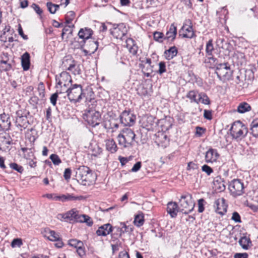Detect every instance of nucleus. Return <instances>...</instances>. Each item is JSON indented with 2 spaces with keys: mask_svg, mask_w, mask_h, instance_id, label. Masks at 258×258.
<instances>
[{
  "mask_svg": "<svg viewBox=\"0 0 258 258\" xmlns=\"http://www.w3.org/2000/svg\"><path fill=\"white\" fill-rule=\"evenodd\" d=\"M83 117L88 124L92 127L98 125L101 120L100 112L93 109L85 110Z\"/></svg>",
  "mask_w": 258,
  "mask_h": 258,
  "instance_id": "10",
  "label": "nucleus"
},
{
  "mask_svg": "<svg viewBox=\"0 0 258 258\" xmlns=\"http://www.w3.org/2000/svg\"><path fill=\"white\" fill-rule=\"evenodd\" d=\"M250 131L253 137L258 138V119H255L251 123Z\"/></svg>",
  "mask_w": 258,
  "mask_h": 258,
  "instance_id": "36",
  "label": "nucleus"
},
{
  "mask_svg": "<svg viewBox=\"0 0 258 258\" xmlns=\"http://www.w3.org/2000/svg\"><path fill=\"white\" fill-rule=\"evenodd\" d=\"M10 167L12 169L17 171V172H18L20 173H22L24 171L23 167L22 166L18 165L16 163H10Z\"/></svg>",
  "mask_w": 258,
  "mask_h": 258,
  "instance_id": "48",
  "label": "nucleus"
},
{
  "mask_svg": "<svg viewBox=\"0 0 258 258\" xmlns=\"http://www.w3.org/2000/svg\"><path fill=\"white\" fill-rule=\"evenodd\" d=\"M134 223L137 227H140L144 224V217L143 215L139 214L135 216Z\"/></svg>",
  "mask_w": 258,
  "mask_h": 258,
  "instance_id": "42",
  "label": "nucleus"
},
{
  "mask_svg": "<svg viewBox=\"0 0 258 258\" xmlns=\"http://www.w3.org/2000/svg\"><path fill=\"white\" fill-rule=\"evenodd\" d=\"M85 97L82 86L79 84L71 85L68 97L71 102L74 103L80 102Z\"/></svg>",
  "mask_w": 258,
  "mask_h": 258,
  "instance_id": "9",
  "label": "nucleus"
},
{
  "mask_svg": "<svg viewBox=\"0 0 258 258\" xmlns=\"http://www.w3.org/2000/svg\"><path fill=\"white\" fill-rule=\"evenodd\" d=\"M87 46L88 49H83V51L86 55H90L94 53L98 49V41L90 40L87 41Z\"/></svg>",
  "mask_w": 258,
  "mask_h": 258,
  "instance_id": "17",
  "label": "nucleus"
},
{
  "mask_svg": "<svg viewBox=\"0 0 258 258\" xmlns=\"http://www.w3.org/2000/svg\"><path fill=\"white\" fill-rule=\"evenodd\" d=\"M204 200L202 199L198 201V212L199 213H202L204 211Z\"/></svg>",
  "mask_w": 258,
  "mask_h": 258,
  "instance_id": "62",
  "label": "nucleus"
},
{
  "mask_svg": "<svg viewBox=\"0 0 258 258\" xmlns=\"http://www.w3.org/2000/svg\"><path fill=\"white\" fill-rule=\"evenodd\" d=\"M105 146L107 151L111 153L116 152L117 150V147L115 141L112 139H109L105 140Z\"/></svg>",
  "mask_w": 258,
  "mask_h": 258,
  "instance_id": "29",
  "label": "nucleus"
},
{
  "mask_svg": "<svg viewBox=\"0 0 258 258\" xmlns=\"http://www.w3.org/2000/svg\"><path fill=\"white\" fill-rule=\"evenodd\" d=\"M155 142L162 148H166L169 144V139L163 132H159L155 134Z\"/></svg>",
  "mask_w": 258,
  "mask_h": 258,
  "instance_id": "14",
  "label": "nucleus"
},
{
  "mask_svg": "<svg viewBox=\"0 0 258 258\" xmlns=\"http://www.w3.org/2000/svg\"><path fill=\"white\" fill-rule=\"evenodd\" d=\"M21 65L24 71H27L29 69L30 66V55L28 52H25L21 56Z\"/></svg>",
  "mask_w": 258,
  "mask_h": 258,
  "instance_id": "25",
  "label": "nucleus"
},
{
  "mask_svg": "<svg viewBox=\"0 0 258 258\" xmlns=\"http://www.w3.org/2000/svg\"><path fill=\"white\" fill-rule=\"evenodd\" d=\"M57 218L61 221L69 222L70 223L86 222L87 225L91 226L93 222L90 220V218L86 215H80L79 212L76 209H72L64 214H59L57 215Z\"/></svg>",
  "mask_w": 258,
  "mask_h": 258,
  "instance_id": "1",
  "label": "nucleus"
},
{
  "mask_svg": "<svg viewBox=\"0 0 258 258\" xmlns=\"http://www.w3.org/2000/svg\"><path fill=\"white\" fill-rule=\"evenodd\" d=\"M142 166L141 162H137L133 167L131 169L132 172H136L139 171Z\"/></svg>",
  "mask_w": 258,
  "mask_h": 258,
  "instance_id": "59",
  "label": "nucleus"
},
{
  "mask_svg": "<svg viewBox=\"0 0 258 258\" xmlns=\"http://www.w3.org/2000/svg\"><path fill=\"white\" fill-rule=\"evenodd\" d=\"M198 92L195 90L189 91L186 95V97L190 99L191 103H199V98L197 99Z\"/></svg>",
  "mask_w": 258,
  "mask_h": 258,
  "instance_id": "35",
  "label": "nucleus"
},
{
  "mask_svg": "<svg viewBox=\"0 0 258 258\" xmlns=\"http://www.w3.org/2000/svg\"><path fill=\"white\" fill-rule=\"evenodd\" d=\"M246 206L250 208L253 211L257 212L258 211V205H254L252 203L246 201Z\"/></svg>",
  "mask_w": 258,
  "mask_h": 258,
  "instance_id": "63",
  "label": "nucleus"
},
{
  "mask_svg": "<svg viewBox=\"0 0 258 258\" xmlns=\"http://www.w3.org/2000/svg\"><path fill=\"white\" fill-rule=\"evenodd\" d=\"M121 227H118L117 228V231L119 232V236H121L122 235L125 233H130L133 231L134 228L132 226H127L124 223H120Z\"/></svg>",
  "mask_w": 258,
  "mask_h": 258,
  "instance_id": "32",
  "label": "nucleus"
},
{
  "mask_svg": "<svg viewBox=\"0 0 258 258\" xmlns=\"http://www.w3.org/2000/svg\"><path fill=\"white\" fill-rule=\"evenodd\" d=\"M71 170L70 168H66L64 170L63 177L66 180H69L71 178Z\"/></svg>",
  "mask_w": 258,
  "mask_h": 258,
  "instance_id": "60",
  "label": "nucleus"
},
{
  "mask_svg": "<svg viewBox=\"0 0 258 258\" xmlns=\"http://www.w3.org/2000/svg\"><path fill=\"white\" fill-rule=\"evenodd\" d=\"M177 34V28L174 24H172L170 26L169 30L167 31L166 36L164 38V40L169 41H173Z\"/></svg>",
  "mask_w": 258,
  "mask_h": 258,
  "instance_id": "23",
  "label": "nucleus"
},
{
  "mask_svg": "<svg viewBox=\"0 0 258 258\" xmlns=\"http://www.w3.org/2000/svg\"><path fill=\"white\" fill-rule=\"evenodd\" d=\"M179 207L175 202H169L167 204V211L172 218L176 217L179 212Z\"/></svg>",
  "mask_w": 258,
  "mask_h": 258,
  "instance_id": "20",
  "label": "nucleus"
},
{
  "mask_svg": "<svg viewBox=\"0 0 258 258\" xmlns=\"http://www.w3.org/2000/svg\"><path fill=\"white\" fill-rule=\"evenodd\" d=\"M234 258H248V254L247 253H236Z\"/></svg>",
  "mask_w": 258,
  "mask_h": 258,
  "instance_id": "64",
  "label": "nucleus"
},
{
  "mask_svg": "<svg viewBox=\"0 0 258 258\" xmlns=\"http://www.w3.org/2000/svg\"><path fill=\"white\" fill-rule=\"evenodd\" d=\"M251 110L250 106L246 102L241 103L237 107V111L240 113H243Z\"/></svg>",
  "mask_w": 258,
  "mask_h": 258,
  "instance_id": "37",
  "label": "nucleus"
},
{
  "mask_svg": "<svg viewBox=\"0 0 258 258\" xmlns=\"http://www.w3.org/2000/svg\"><path fill=\"white\" fill-rule=\"evenodd\" d=\"M132 158V156L129 157L128 158L123 157H119V160L121 164L123 166L127 162L131 160Z\"/></svg>",
  "mask_w": 258,
  "mask_h": 258,
  "instance_id": "61",
  "label": "nucleus"
},
{
  "mask_svg": "<svg viewBox=\"0 0 258 258\" xmlns=\"http://www.w3.org/2000/svg\"><path fill=\"white\" fill-rule=\"evenodd\" d=\"M28 113L27 112L25 109H21L17 110L16 112V119L18 118L22 117L24 116L27 115Z\"/></svg>",
  "mask_w": 258,
  "mask_h": 258,
  "instance_id": "51",
  "label": "nucleus"
},
{
  "mask_svg": "<svg viewBox=\"0 0 258 258\" xmlns=\"http://www.w3.org/2000/svg\"><path fill=\"white\" fill-rule=\"evenodd\" d=\"M108 122L109 123V125H108L107 122H106L105 127L106 128L112 129V132H114L118 128V123L115 120H109Z\"/></svg>",
  "mask_w": 258,
  "mask_h": 258,
  "instance_id": "43",
  "label": "nucleus"
},
{
  "mask_svg": "<svg viewBox=\"0 0 258 258\" xmlns=\"http://www.w3.org/2000/svg\"><path fill=\"white\" fill-rule=\"evenodd\" d=\"M179 203V212L183 214H188L194 210L195 205L189 194L181 196Z\"/></svg>",
  "mask_w": 258,
  "mask_h": 258,
  "instance_id": "8",
  "label": "nucleus"
},
{
  "mask_svg": "<svg viewBox=\"0 0 258 258\" xmlns=\"http://www.w3.org/2000/svg\"><path fill=\"white\" fill-rule=\"evenodd\" d=\"M32 8L35 11V12L39 16H41L43 13L42 10L40 7L35 3L32 4L31 5Z\"/></svg>",
  "mask_w": 258,
  "mask_h": 258,
  "instance_id": "54",
  "label": "nucleus"
},
{
  "mask_svg": "<svg viewBox=\"0 0 258 258\" xmlns=\"http://www.w3.org/2000/svg\"><path fill=\"white\" fill-rule=\"evenodd\" d=\"M48 234H49L48 238L50 241H56L59 238V234L54 231L50 230Z\"/></svg>",
  "mask_w": 258,
  "mask_h": 258,
  "instance_id": "44",
  "label": "nucleus"
},
{
  "mask_svg": "<svg viewBox=\"0 0 258 258\" xmlns=\"http://www.w3.org/2000/svg\"><path fill=\"white\" fill-rule=\"evenodd\" d=\"M50 159L55 165H58L61 162V161L58 156L55 154H51L50 156Z\"/></svg>",
  "mask_w": 258,
  "mask_h": 258,
  "instance_id": "49",
  "label": "nucleus"
},
{
  "mask_svg": "<svg viewBox=\"0 0 258 258\" xmlns=\"http://www.w3.org/2000/svg\"><path fill=\"white\" fill-rule=\"evenodd\" d=\"M16 124L17 126L25 129L29 125V121L28 120L27 115L22 117L16 119Z\"/></svg>",
  "mask_w": 258,
  "mask_h": 258,
  "instance_id": "31",
  "label": "nucleus"
},
{
  "mask_svg": "<svg viewBox=\"0 0 258 258\" xmlns=\"http://www.w3.org/2000/svg\"><path fill=\"white\" fill-rule=\"evenodd\" d=\"M39 99L38 97L36 96H33L31 97L29 100V103L31 104L34 108L37 107V105L38 103Z\"/></svg>",
  "mask_w": 258,
  "mask_h": 258,
  "instance_id": "53",
  "label": "nucleus"
},
{
  "mask_svg": "<svg viewBox=\"0 0 258 258\" xmlns=\"http://www.w3.org/2000/svg\"><path fill=\"white\" fill-rule=\"evenodd\" d=\"M135 119L136 116L129 111L124 110L120 115V122L125 126L133 125L135 123Z\"/></svg>",
  "mask_w": 258,
  "mask_h": 258,
  "instance_id": "12",
  "label": "nucleus"
},
{
  "mask_svg": "<svg viewBox=\"0 0 258 258\" xmlns=\"http://www.w3.org/2000/svg\"><path fill=\"white\" fill-rule=\"evenodd\" d=\"M127 32V29L124 23L114 24L113 29L110 30V33L114 38L121 40H122Z\"/></svg>",
  "mask_w": 258,
  "mask_h": 258,
  "instance_id": "11",
  "label": "nucleus"
},
{
  "mask_svg": "<svg viewBox=\"0 0 258 258\" xmlns=\"http://www.w3.org/2000/svg\"><path fill=\"white\" fill-rule=\"evenodd\" d=\"M113 231V227L111 224L108 223L99 227L96 231L98 236H106Z\"/></svg>",
  "mask_w": 258,
  "mask_h": 258,
  "instance_id": "19",
  "label": "nucleus"
},
{
  "mask_svg": "<svg viewBox=\"0 0 258 258\" xmlns=\"http://www.w3.org/2000/svg\"><path fill=\"white\" fill-rule=\"evenodd\" d=\"M76 177L81 184L89 186L95 182L96 176L87 166H81L76 170Z\"/></svg>",
  "mask_w": 258,
  "mask_h": 258,
  "instance_id": "2",
  "label": "nucleus"
},
{
  "mask_svg": "<svg viewBox=\"0 0 258 258\" xmlns=\"http://www.w3.org/2000/svg\"><path fill=\"white\" fill-rule=\"evenodd\" d=\"M58 93L56 92L52 94L50 97V100L51 103L53 105L55 106L56 104V101L58 98Z\"/></svg>",
  "mask_w": 258,
  "mask_h": 258,
  "instance_id": "58",
  "label": "nucleus"
},
{
  "mask_svg": "<svg viewBox=\"0 0 258 258\" xmlns=\"http://www.w3.org/2000/svg\"><path fill=\"white\" fill-rule=\"evenodd\" d=\"M74 63V59L71 57H66L63 58L62 63V67L63 69L66 70H69L70 66L72 65V63Z\"/></svg>",
  "mask_w": 258,
  "mask_h": 258,
  "instance_id": "38",
  "label": "nucleus"
},
{
  "mask_svg": "<svg viewBox=\"0 0 258 258\" xmlns=\"http://www.w3.org/2000/svg\"><path fill=\"white\" fill-rule=\"evenodd\" d=\"M84 199V198L82 196H74L73 195L67 194L59 196L58 201L64 202L66 201H80Z\"/></svg>",
  "mask_w": 258,
  "mask_h": 258,
  "instance_id": "28",
  "label": "nucleus"
},
{
  "mask_svg": "<svg viewBox=\"0 0 258 258\" xmlns=\"http://www.w3.org/2000/svg\"><path fill=\"white\" fill-rule=\"evenodd\" d=\"M213 184L216 189L219 192L224 191L226 188L224 181L220 176H217L214 179Z\"/></svg>",
  "mask_w": 258,
  "mask_h": 258,
  "instance_id": "26",
  "label": "nucleus"
},
{
  "mask_svg": "<svg viewBox=\"0 0 258 258\" xmlns=\"http://www.w3.org/2000/svg\"><path fill=\"white\" fill-rule=\"evenodd\" d=\"M202 170L207 173L208 175H211L213 172V169L207 165H204L202 167Z\"/></svg>",
  "mask_w": 258,
  "mask_h": 258,
  "instance_id": "52",
  "label": "nucleus"
},
{
  "mask_svg": "<svg viewBox=\"0 0 258 258\" xmlns=\"http://www.w3.org/2000/svg\"><path fill=\"white\" fill-rule=\"evenodd\" d=\"M199 102H202L203 104L208 105L210 103V100L207 94L205 93L202 92L198 94Z\"/></svg>",
  "mask_w": 258,
  "mask_h": 258,
  "instance_id": "41",
  "label": "nucleus"
},
{
  "mask_svg": "<svg viewBox=\"0 0 258 258\" xmlns=\"http://www.w3.org/2000/svg\"><path fill=\"white\" fill-rule=\"evenodd\" d=\"M11 144L10 137L6 134H0V150H3Z\"/></svg>",
  "mask_w": 258,
  "mask_h": 258,
  "instance_id": "24",
  "label": "nucleus"
},
{
  "mask_svg": "<svg viewBox=\"0 0 258 258\" xmlns=\"http://www.w3.org/2000/svg\"><path fill=\"white\" fill-rule=\"evenodd\" d=\"M0 68L3 71H8L12 69V67L8 60H2L0 61Z\"/></svg>",
  "mask_w": 258,
  "mask_h": 258,
  "instance_id": "40",
  "label": "nucleus"
},
{
  "mask_svg": "<svg viewBox=\"0 0 258 258\" xmlns=\"http://www.w3.org/2000/svg\"><path fill=\"white\" fill-rule=\"evenodd\" d=\"M55 80L56 81V85H58L72 82L71 76L69 73L67 72H62L58 76H56Z\"/></svg>",
  "mask_w": 258,
  "mask_h": 258,
  "instance_id": "15",
  "label": "nucleus"
},
{
  "mask_svg": "<svg viewBox=\"0 0 258 258\" xmlns=\"http://www.w3.org/2000/svg\"><path fill=\"white\" fill-rule=\"evenodd\" d=\"M69 244L75 248H77L79 246H83V242L80 240H78L76 239H71L69 241Z\"/></svg>",
  "mask_w": 258,
  "mask_h": 258,
  "instance_id": "47",
  "label": "nucleus"
},
{
  "mask_svg": "<svg viewBox=\"0 0 258 258\" xmlns=\"http://www.w3.org/2000/svg\"><path fill=\"white\" fill-rule=\"evenodd\" d=\"M11 121L8 114L4 113L0 114V127L3 130H8L10 128Z\"/></svg>",
  "mask_w": 258,
  "mask_h": 258,
  "instance_id": "21",
  "label": "nucleus"
},
{
  "mask_svg": "<svg viewBox=\"0 0 258 258\" xmlns=\"http://www.w3.org/2000/svg\"><path fill=\"white\" fill-rule=\"evenodd\" d=\"M177 49L175 46L171 47L169 49L166 50L164 52V55L166 58L168 59H172L177 54Z\"/></svg>",
  "mask_w": 258,
  "mask_h": 258,
  "instance_id": "33",
  "label": "nucleus"
},
{
  "mask_svg": "<svg viewBox=\"0 0 258 258\" xmlns=\"http://www.w3.org/2000/svg\"><path fill=\"white\" fill-rule=\"evenodd\" d=\"M214 207L216 212L222 216L224 215L227 212V205L224 198H219L216 200Z\"/></svg>",
  "mask_w": 258,
  "mask_h": 258,
  "instance_id": "13",
  "label": "nucleus"
},
{
  "mask_svg": "<svg viewBox=\"0 0 258 258\" xmlns=\"http://www.w3.org/2000/svg\"><path fill=\"white\" fill-rule=\"evenodd\" d=\"M125 42L130 52L134 55H137L139 48L135 41L131 38H128L125 40Z\"/></svg>",
  "mask_w": 258,
  "mask_h": 258,
  "instance_id": "22",
  "label": "nucleus"
},
{
  "mask_svg": "<svg viewBox=\"0 0 258 258\" xmlns=\"http://www.w3.org/2000/svg\"><path fill=\"white\" fill-rule=\"evenodd\" d=\"M216 42H217V45L219 47H220L223 49H228V47H226V45H229V44L227 41H225L224 38H218Z\"/></svg>",
  "mask_w": 258,
  "mask_h": 258,
  "instance_id": "45",
  "label": "nucleus"
},
{
  "mask_svg": "<svg viewBox=\"0 0 258 258\" xmlns=\"http://www.w3.org/2000/svg\"><path fill=\"white\" fill-rule=\"evenodd\" d=\"M231 219L235 221V222L237 223H241V218L240 215L237 212H234L232 214V216L231 217Z\"/></svg>",
  "mask_w": 258,
  "mask_h": 258,
  "instance_id": "56",
  "label": "nucleus"
},
{
  "mask_svg": "<svg viewBox=\"0 0 258 258\" xmlns=\"http://www.w3.org/2000/svg\"><path fill=\"white\" fill-rule=\"evenodd\" d=\"M245 186L243 182L239 179H234L229 184L228 189L231 196L237 198L244 193Z\"/></svg>",
  "mask_w": 258,
  "mask_h": 258,
  "instance_id": "7",
  "label": "nucleus"
},
{
  "mask_svg": "<svg viewBox=\"0 0 258 258\" xmlns=\"http://www.w3.org/2000/svg\"><path fill=\"white\" fill-rule=\"evenodd\" d=\"M93 32L90 28L85 27L81 28L78 33V37L74 38L72 43L75 48L83 49L87 41L91 38Z\"/></svg>",
  "mask_w": 258,
  "mask_h": 258,
  "instance_id": "3",
  "label": "nucleus"
},
{
  "mask_svg": "<svg viewBox=\"0 0 258 258\" xmlns=\"http://www.w3.org/2000/svg\"><path fill=\"white\" fill-rule=\"evenodd\" d=\"M164 36V34L162 32L156 31L154 33L153 37L155 41H158L159 42H163V38Z\"/></svg>",
  "mask_w": 258,
  "mask_h": 258,
  "instance_id": "50",
  "label": "nucleus"
},
{
  "mask_svg": "<svg viewBox=\"0 0 258 258\" xmlns=\"http://www.w3.org/2000/svg\"><path fill=\"white\" fill-rule=\"evenodd\" d=\"M135 136L136 135L132 129L125 128L117 136L118 144L123 148L129 147L134 142Z\"/></svg>",
  "mask_w": 258,
  "mask_h": 258,
  "instance_id": "4",
  "label": "nucleus"
},
{
  "mask_svg": "<svg viewBox=\"0 0 258 258\" xmlns=\"http://www.w3.org/2000/svg\"><path fill=\"white\" fill-rule=\"evenodd\" d=\"M48 5H49L48 6H50L51 7L52 6L54 8V10H52L51 9L52 8L51 7H50L49 8V12L51 14H54L55 13L56 11H57L58 10L59 6H60V5H59L54 4L51 2H48Z\"/></svg>",
  "mask_w": 258,
  "mask_h": 258,
  "instance_id": "55",
  "label": "nucleus"
},
{
  "mask_svg": "<svg viewBox=\"0 0 258 258\" xmlns=\"http://www.w3.org/2000/svg\"><path fill=\"white\" fill-rule=\"evenodd\" d=\"M69 71L71 72L74 75H80L81 74V69L80 64H78L77 61L74 59V63L70 66Z\"/></svg>",
  "mask_w": 258,
  "mask_h": 258,
  "instance_id": "34",
  "label": "nucleus"
},
{
  "mask_svg": "<svg viewBox=\"0 0 258 258\" xmlns=\"http://www.w3.org/2000/svg\"><path fill=\"white\" fill-rule=\"evenodd\" d=\"M21 150L24 154V157L27 159H30L34 157V154L31 148H22Z\"/></svg>",
  "mask_w": 258,
  "mask_h": 258,
  "instance_id": "39",
  "label": "nucleus"
},
{
  "mask_svg": "<svg viewBox=\"0 0 258 258\" xmlns=\"http://www.w3.org/2000/svg\"><path fill=\"white\" fill-rule=\"evenodd\" d=\"M247 133V128L240 121L234 122L230 128L231 135L235 139H241L244 138Z\"/></svg>",
  "mask_w": 258,
  "mask_h": 258,
  "instance_id": "6",
  "label": "nucleus"
},
{
  "mask_svg": "<svg viewBox=\"0 0 258 258\" xmlns=\"http://www.w3.org/2000/svg\"><path fill=\"white\" fill-rule=\"evenodd\" d=\"M190 25H184L182 29L185 31V33L183 34V37L192 38L194 36V32L191 26V23L189 20Z\"/></svg>",
  "mask_w": 258,
  "mask_h": 258,
  "instance_id": "27",
  "label": "nucleus"
},
{
  "mask_svg": "<svg viewBox=\"0 0 258 258\" xmlns=\"http://www.w3.org/2000/svg\"><path fill=\"white\" fill-rule=\"evenodd\" d=\"M213 63V66L216 67V73L220 80L225 81L231 79L232 71L228 63L217 64L215 62Z\"/></svg>",
  "mask_w": 258,
  "mask_h": 258,
  "instance_id": "5",
  "label": "nucleus"
},
{
  "mask_svg": "<svg viewBox=\"0 0 258 258\" xmlns=\"http://www.w3.org/2000/svg\"><path fill=\"white\" fill-rule=\"evenodd\" d=\"M219 156L217 150L211 148L206 153L205 161L207 163H213L217 160Z\"/></svg>",
  "mask_w": 258,
  "mask_h": 258,
  "instance_id": "18",
  "label": "nucleus"
},
{
  "mask_svg": "<svg viewBox=\"0 0 258 258\" xmlns=\"http://www.w3.org/2000/svg\"><path fill=\"white\" fill-rule=\"evenodd\" d=\"M214 50L212 39H210L206 44V51L207 55L209 56L208 59L205 60V62L215 63L217 59L212 56V52Z\"/></svg>",
  "mask_w": 258,
  "mask_h": 258,
  "instance_id": "16",
  "label": "nucleus"
},
{
  "mask_svg": "<svg viewBox=\"0 0 258 258\" xmlns=\"http://www.w3.org/2000/svg\"><path fill=\"white\" fill-rule=\"evenodd\" d=\"M159 69L158 71L159 74H162L166 71L165 63L163 61H161L159 63Z\"/></svg>",
  "mask_w": 258,
  "mask_h": 258,
  "instance_id": "57",
  "label": "nucleus"
},
{
  "mask_svg": "<svg viewBox=\"0 0 258 258\" xmlns=\"http://www.w3.org/2000/svg\"><path fill=\"white\" fill-rule=\"evenodd\" d=\"M75 13L73 11L69 12L66 15V22L67 24H70L74 19Z\"/></svg>",
  "mask_w": 258,
  "mask_h": 258,
  "instance_id": "46",
  "label": "nucleus"
},
{
  "mask_svg": "<svg viewBox=\"0 0 258 258\" xmlns=\"http://www.w3.org/2000/svg\"><path fill=\"white\" fill-rule=\"evenodd\" d=\"M239 243L244 249H248L251 245L250 239L246 236L241 237L239 240Z\"/></svg>",
  "mask_w": 258,
  "mask_h": 258,
  "instance_id": "30",
  "label": "nucleus"
}]
</instances>
